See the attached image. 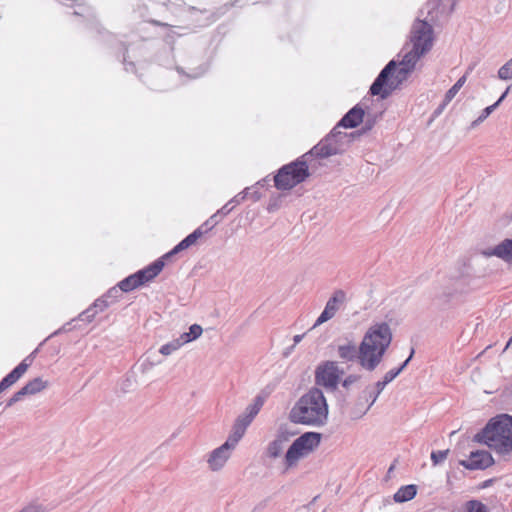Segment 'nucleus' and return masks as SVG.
<instances>
[{
    "label": "nucleus",
    "mask_w": 512,
    "mask_h": 512,
    "mask_svg": "<svg viewBox=\"0 0 512 512\" xmlns=\"http://www.w3.org/2000/svg\"><path fill=\"white\" fill-rule=\"evenodd\" d=\"M432 33V27L426 21L414 22L411 30L412 49L405 53L399 64L392 60L383 68L370 87L373 96L385 99L407 79L417 61L432 48Z\"/></svg>",
    "instance_id": "1"
},
{
    "label": "nucleus",
    "mask_w": 512,
    "mask_h": 512,
    "mask_svg": "<svg viewBox=\"0 0 512 512\" xmlns=\"http://www.w3.org/2000/svg\"><path fill=\"white\" fill-rule=\"evenodd\" d=\"M391 341L392 332L387 323L373 324L365 333L359 346L358 361L361 367L367 371L375 370Z\"/></svg>",
    "instance_id": "2"
},
{
    "label": "nucleus",
    "mask_w": 512,
    "mask_h": 512,
    "mask_svg": "<svg viewBox=\"0 0 512 512\" xmlns=\"http://www.w3.org/2000/svg\"><path fill=\"white\" fill-rule=\"evenodd\" d=\"M328 404L319 388H311L302 395L290 411L292 422L313 427H320L328 420Z\"/></svg>",
    "instance_id": "3"
},
{
    "label": "nucleus",
    "mask_w": 512,
    "mask_h": 512,
    "mask_svg": "<svg viewBox=\"0 0 512 512\" xmlns=\"http://www.w3.org/2000/svg\"><path fill=\"white\" fill-rule=\"evenodd\" d=\"M478 441L483 442L496 453L508 455L512 453V416L501 414L492 418L476 435Z\"/></svg>",
    "instance_id": "4"
},
{
    "label": "nucleus",
    "mask_w": 512,
    "mask_h": 512,
    "mask_svg": "<svg viewBox=\"0 0 512 512\" xmlns=\"http://www.w3.org/2000/svg\"><path fill=\"white\" fill-rule=\"evenodd\" d=\"M306 158L302 156L279 169L274 177L275 187L279 190H290L309 177Z\"/></svg>",
    "instance_id": "5"
},
{
    "label": "nucleus",
    "mask_w": 512,
    "mask_h": 512,
    "mask_svg": "<svg viewBox=\"0 0 512 512\" xmlns=\"http://www.w3.org/2000/svg\"><path fill=\"white\" fill-rule=\"evenodd\" d=\"M346 137V134L338 131V127H335L329 135L315 145L308 153L304 154L302 158H307L308 156L327 158L340 154L344 150L343 141Z\"/></svg>",
    "instance_id": "6"
},
{
    "label": "nucleus",
    "mask_w": 512,
    "mask_h": 512,
    "mask_svg": "<svg viewBox=\"0 0 512 512\" xmlns=\"http://www.w3.org/2000/svg\"><path fill=\"white\" fill-rule=\"evenodd\" d=\"M264 400L262 397L258 396L254 399V402L249 404L245 411L239 415L232 427L231 433L229 434V438L235 441L237 444L244 436L246 429L252 423L253 419L259 413L262 408Z\"/></svg>",
    "instance_id": "7"
},
{
    "label": "nucleus",
    "mask_w": 512,
    "mask_h": 512,
    "mask_svg": "<svg viewBox=\"0 0 512 512\" xmlns=\"http://www.w3.org/2000/svg\"><path fill=\"white\" fill-rule=\"evenodd\" d=\"M341 374L342 372L335 362L327 361L317 367L315 382L318 386L334 391L338 386Z\"/></svg>",
    "instance_id": "8"
},
{
    "label": "nucleus",
    "mask_w": 512,
    "mask_h": 512,
    "mask_svg": "<svg viewBox=\"0 0 512 512\" xmlns=\"http://www.w3.org/2000/svg\"><path fill=\"white\" fill-rule=\"evenodd\" d=\"M237 445L235 441L228 437L220 447L212 450L207 458L209 469L213 472L223 469Z\"/></svg>",
    "instance_id": "9"
},
{
    "label": "nucleus",
    "mask_w": 512,
    "mask_h": 512,
    "mask_svg": "<svg viewBox=\"0 0 512 512\" xmlns=\"http://www.w3.org/2000/svg\"><path fill=\"white\" fill-rule=\"evenodd\" d=\"M346 294L342 290H337L333 293V295L327 301L324 310L317 318L313 327L319 326L328 320L332 319L337 311L339 310L340 305L345 301Z\"/></svg>",
    "instance_id": "10"
},
{
    "label": "nucleus",
    "mask_w": 512,
    "mask_h": 512,
    "mask_svg": "<svg viewBox=\"0 0 512 512\" xmlns=\"http://www.w3.org/2000/svg\"><path fill=\"white\" fill-rule=\"evenodd\" d=\"M493 462V458L488 451L477 450L471 452L469 458L461 460L459 464L468 470H478L488 468Z\"/></svg>",
    "instance_id": "11"
},
{
    "label": "nucleus",
    "mask_w": 512,
    "mask_h": 512,
    "mask_svg": "<svg viewBox=\"0 0 512 512\" xmlns=\"http://www.w3.org/2000/svg\"><path fill=\"white\" fill-rule=\"evenodd\" d=\"M321 441V434L317 432H306L298 437L292 444L297 447L298 451L303 453L306 457L315 448H317Z\"/></svg>",
    "instance_id": "12"
},
{
    "label": "nucleus",
    "mask_w": 512,
    "mask_h": 512,
    "mask_svg": "<svg viewBox=\"0 0 512 512\" xmlns=\"http://www.w3.org/2000/svg\"><path fill=\"white\" fill-rule=\"evenodd\" d=\"M321 441V434L317 432H306L298 437L292 444L297 447L298 451L303 453L306 457L315 448H317Z\"/></svg>",
    "instance_id": "13"
},
{
    "label": "nucleus",
    "mask_w": 512,
    "mask_h": 512,
    "mask_svg": "<svg viewBox=\"0 0 512 512\" xmlns=\"http://www.w3.org/2000/svg\"><path fill=\"white\" fill-rule=\"evenodd\" d=\"M321 441V434L317 432H306L298 437L292 444L297 447L298 451L303 453L306 457L315 448H317Z\"/></svg>",
    "instance_id": "14"
},
{
    "label": "nucleus",
    "mask_w": 512,
    "mask_h": 512,
    "mask_svg": "<svg viewBox=\"0 0 512 512\" xmlns=\"http://www.w3.org/2000/svg\"><path fill=\"white\" fill-rule=\"evenodd\" d=\"M321 441V434L317 432H306L298 437L292 444L297 447L298 451L303 453L306 457L315 448H317Z\"/></svg>",
    "instance_id": "15"
},
{
    "label": "nucleus",
    "mask_w": 512,
    "mask_h": 512,
    "mask_svg": "<svg viewBox=\"0 0 512 512\" xmlns=\"http://www.w3.org/2000/svg\"><path fill=\"white\" fill-rule=\"evenodd\" d=\"M481 255L485 257H498L505 262H512V238L505 239L493 248L481 250Z\"/></svg>",
    "instance_id": "16"
},
{
    "label": "nucleus",
    "mask_w": 512,
    "mask_h": 512,
    "mask_svg": "<svg viewBox=\"0 0 512 512\" xmlns=\"http://www.w3.org/2000/svg\"><path fill=\"white\" fill-rule=\"evenodd\" d=\"M204 235L203 228L195 229L191 234L185 237L182 241H180L170 252L166 253L163 258H169L183 250L188 249L192 245H194L199 238Z\"/></svg>",
    "instance_id": "17"
},
{
    "label": "nucleus",
    "mask_w": 512,
    "mask_h": 512,
    "mask_svg": "<svg viewBox=\"0 0 512 512\" xmlns=\"http://www.w3.org/2000/svg\"><path fill=\"white\" fill-rule=\"evenodd\" d=\"M363 117L364 110L356 105L344 115L336 127L355 128L362 122Z\"/></svg>",
    "instance_id": "18"
},
{
    "label": "nucleus",
    "mask_w": 512,
    "mask_h": 512,
    "mask_svg": "<svg viewBox=\"0 0 512 512\" xmlns=\"http://www.w3.org/2000/svg\"><path fill=\"white\" fill-rule=\"evenodd\" d=\"M111 301L107 300L104 296L95 300V302L84 312L79 315V320L84 322H91L95 316L103 312L109 307Z\"/></svg>",
    "instance_id": "19"
},
{
    "label": "nucleus",
    "mask_w": 512,
    "mask_h": 512,
    "mask_svg": "<svg viewBox=\"0 0 512 512\" xmlns=\"http://www.w3.org/2000/svg\"><path fill=\"white\" fill-rule=\"evenodd\" d=\"M29 367V363H20L18 364L10 373H8L1 381H0V392L5 391L14 383H16L22 375L27 371Z\"/></svg>",
    "instance_id": "20"
},
{
    "label": "nucleus",
    "mask_w": 512,
    "mask_h": 512,
    "mask_svg": "<svg viewBox=\"0 0 512 512\" xmlns=\"http://www.w3.org/2000/svg\"><path fill=\"white\" fill-rule=\"evenodd\" d=\"M29 367V363H20L18 364L10 373H8L1 381H0V392L5 391L14 383H16L22 375L27 371Z\"/></svg>",
    "instance_id": "21"
},
{
    "label": "nucleus",
    "mask_w": 512,
    "mask_h": 512,
    "mask_svg": "<svg viewBox=\"0 0 512 512\" xmlns=\"http://www.w3.org/2000/svg\"><path fill=\"white\" fill-rule=\"evenodd\" d=\"M29 367V363H20L18 364L10 373H8L1 381H0V392L5 391L14 383H16L22 375L27 371Z\"/></svg>",
    "instance_id": "22"
},
{
    "label": "nucleus",
    "mask_w": 512,
    "mask_h": 512,
    "mask_svg": "<svg viewBox=\"0 0 512 512\" xmlns=\"http://www.w3.org/2000/svg\"><path fill=\"white\" fill-rule=\"evenodd\" d=\"M163 259L162 257L137 272L142 285L153 280L162 271L165 265Z\"/></svg>",
    "instance_id": "23"
},
{
    "label": "nucleus",
    "mask_w": 512,
    "mask_h": 512,
    "mask_svg": "<svg viewBox=\"0 0 512 512\" xmlns=\"http://www.w3.org/2000/svg\"><path fill=\"white\" fill-rule=\"evenodd\" d=\"M417 493V488L415 485H406L402 486L398 489V491L394 494L393 499L397 503H404L409 500H412Z\"/></svg>",
    "instance_id": "24"
},
{
    "label": "nucleus",
    "mask_w": 512,
    "mask_h": 512,
    "mask_svg": "<svg viewBox=\"0 0 512 512\" xmlns=\"http://www.w3.org/2000/svg\"><path fill=\"white\" fill-rule=\"evenodd\" d=\"M288 441L287 437L284 435H279L274 439L267 448V454L271 458H277L279 457L286 445V442Z\"/></svg>",
    "instance_id": "25"
},
{
    "label": "nucleus",
    "mask_w": 512,
    "mask_h": 512,
    "mask_svg": "<svg viewBox=\"0 0 512 512\" xmlns=\"http://www.w3.org/2000/svg\"><path fill=\"white\" fill-rule=\"evenodd\" d=\"M338 355L345 361H352L356 358L358 359L359 348L357 349L356 346L352 343L340 345L338 347Z\"/></svg>",
    "instance_id": "26"
},
{
    "label": "nucleus",
    "mask_w": 512,
    "mask_h": 512,
    "mask_svg": "<svg viewBox=\"0 0 512 512\" xmlns=\"http://www.w3.org/2000/svg\"><path fill=\"white\" fill-rule=\"evenodd\" d=\"M139 278L136 272L120 281L118 287L122 292H130L142 285Z\"/></svg>",
    "instance_id": "27"
},
{
    "label": "nucleus",
    "mask_w": 512,
    "mask_h": 512,
    "mask_svg": "<svg viewBox=\"0 0 512 512\" xmlns=\"http://www.w3.org/2000/svg\"><path fill=\"white\" fill-rule=\"evenodd\" d=\"M303 457V453L299 452L297 447L292 444L287 450L284 457L286 468H291L295 466L298 463V461Z\"/></svg>",
    "instance_id": "28"
},
{
    "label": "nucleus",
    "mask_w": 512,
    "mask_h": 512,
    "mask_svg": "<svg viewBox=\"0 0 512 512\" xmlns=\"http://www.w3.org/2000/svg\"><path fill=\"white\" fill-rule=\"evenodd\" d=\"M183 345L185 344L182 342L181 338L178 337L162 345L159 349V353L162 354L163 356H170L171 354L179 350Z\"/></svg>",
    "instance_id": "29"
},
{
    "label": "nucleus",
    "mask_w": 512,
    "mask_h": 512,
    "mask_svg": "<svg viewBox=\"0 0 512 512\" xmlns=\"http://www.w3.org/2000/svg\"><path fill=\"white\" fill-rule=\"evenodd\" d=\"M203 329L198 324H193L190 326L188 332L182 333L179 337L181 338L182 342L184 344H187L197 338H199L202 335Z\"/></svg>",
    "instance_id": "30"
},
{
    "label": "nucleus",
    "mask_w": 512,
    "mask_h": 512,
    "mask_svg": "<svg viewBox=\"0 0 512 512\" xmlns=\"http://www.w3.org/2000/svg\"><path fill=\"white\" fill-rule=\"evenodd\" d=\"M23 388L28 395H34L45 388V382L39 377L34 378L27 382Z\"/></svg>",
    "instance_id": "31"
},
{
    "label": "nucleus",
    "mask_w": 512,
    "mask_h": 512,
    "mask_svg": "<svg viewBox=\"0 0 512 512\" xmlns=\"http://www.w3.org/2000/svg\"><path fill=\"white\" fill-rule=\"evenodd\" d=\"M467 80L466 74L460 77L456 83L446 92L444 98L446 103H450L452 99L457 95L459 90L463 87Z\"/></svg>",
    "instance_id": "32"
},
{
    "label": "nucleus",
    "mask_w": 512,
    "mask_h": 512,
    "mask_svg": "<svg viewBox=\"0 0 512 512\" xmlns=\"http://www.w3.org/2000/svg\"><path fill=\"white\" fill-rule=\"evenodd\" d=\"M366 401L369 402L367 406L363 407L359 411L354 413V418H359L362 415H364L370 407L375 403L376 400H373L374 397V388L373 387H367L364 391Z\"/></svg>",
    "instance_id": "33"
},
{
    "label": "nucleus",
    "mask_w": 512,
    "mask_h": 512,
    "mask_svg": "<svg viewBox=\"0 0 512 512\" xmlns=\"http://www.w3.org/2000/svg\"><path fill=\"white\" fill-rule=\"evenodd\" d=\"M498 107V103H494L488 107H486L481 115L476 119L474 120L471 124H470V127L469 129H474L476 128L479 124H481L486 118L489 117V115Z\"/></svg>",
    "instance_id": "34"
},
{
    "label": "nucleus",
    "mask_w": 512,
    "mask_h": 512,
    "mask_svg": "<svg viewBox=\"0 0 512 512\" xmlns=\"http://www.w3.org/2000/svg\"><path fill=\"white\" fill-rule=\"evenodd\" d=\"M498 77L501 80L512 79V58L499 68Z\"/></svg>",
    "instance_id": "35"
},
{
    "label": "nucleus",
    "mask_w": 512,
    "mask_h": 512,
    "mask_svg": "<svg viewBox=\"0 0 512 512\" xmlns=\"http://www.w3.org/2000/svg\"><path fill=\"white\" fill-rule=\"evenodd\" d=\"M467 512H488L487 507L478 500H470L466 503Z\"/></svg>",
    "instance_id": "36"
},
{
    "label": "nucleus",
    "mask_w": 512,
    "mask_h": 512,
    "mask_svg": "<svg viewBox=\"0 0 512 512\" xmlns=\"http://www.w3.org/2000/svg\"><path fill=\"white\" fill-rule=\"evenodd\" d=\"M449 450H438L431 453V460L433 465L442 463L448 456Z\"/></svg>",
    "instance_id": "37"
},
{
    "label": "nucleus",
    "mask_w": 512,
    "mask_h": 512,
    "mask_svg": "<svg viewBox=\"0 0 512 512\" xmlns=\"http://www.w3.org/2000/svg\"><path fill=\"white\" fill-rule=\"evenodd\" d=\"M218 215L213 214L208 220H206L199 228L204 229V234L208 233L219 223Z\"/></svg>",
    "instance_id": "38"
},
{
    "label": "nucleus",
    "mask_w": 512,
    "mask_h": 512,
    "mask_svg": "<svg viewBox=\"0 0 512 512\" xmlns=\"http://www.w3.org/2000/svg\"><path fill=\"white\" fill-rule=\"evenodd\" d=\"M27 395L28 394L26 393L25 389L22 387L20 390L15 392L11 398H9V400L6 403V408L13 406Z\"/></svg>",
    "instance_id": "39"
},
{
    "label": "nucleus",
    "mask_w": 512,
    "mask_h": 512,
    "mask_svg": "<svg viewBox=\"0 0 512 512\" xmlns=\"http://www.w3.org/2000/svg\"><path fill=\"white\" fill-rule=\"evenodd\" d=\"M250 188H245L242 192H240L239 194H237L236 196H234L229 202L231 203L232 206H234V208L239 205L240 203H242L246 198H248V192H249Z\"/></svg>",
    "instance_id": "40"
},
{
    "label": "nucleus",
    "mask_w": 512,
    "mask_h": 512,
    "mask_svg": "<svg viewBox=\"0 0 512 512\" xmlns=\"http://www.w3.org/2000/svg\"><path fill=\"white\" fill-rule=\"evenodd\" d=\"M44 511L45 510L41 504L31 503V504L27 505L26 507H24L19 512H44Z\"/></svg>",
    "instance_id": "41"
},
{
    "label": "nucleus",
    "mask_w": 512,
    "mask_h": 512,
    "mask_svg": "<svg viewBox=\"0 0 512 512\" xmlns=\"http://www.w3.org/2000/svg\"><path fill=\"white\" fill-rule=\"evenodd\" d=\"M120 292H122V291L119 289V287L118 288L117 287H113L104 295V297L107 300L112 299L111 303H113L119 297Z\"/></svg>",
    "instance_id": "42"
},
{
    "label": "nucleus",
    "mask_w": 512,
    "mask_h": 512,
    "mask_svg": "<svg viewBox=\"0 0 512 512\" xmlns=\"http://www.w3.org/2000/svg\"><path fill=\"white\" fill-rule=\"evenodd\" d=\"M386 383H384V380H381V381H378L375 383V385L373 386L374 388V397H373V400H377V398L379 397V395L381 394V392L384 390V388L386 387Z\"/></svg>",
    "instance_id": "43"
},
{
    "label": "nucleus",
    "mask_w": 512,
    "mask_h": 512,
    "mask_svg": "<svg viewBox=\"0 0 512 512\" xmlns=\"http://www.w3.org/2000/svg\"><path fill=\"white\" fill-rule=\"evenodd\" d=\"M399 375V370L391 369L383 377L384 383L389 384Z\"/></svg>",
    "instance_id": "44"
},
{
    "label": "nucleus",
    "mask_w": 512,
    "mask_h": 512,
    "mask_svg": "<svg viewBox=\"0 0 512 512\" xmlns=\"http://www.w3.org/2000/svg\"><path fill=\"white\" fill-rule=\"evenodd\" d=\"M234 209V206L231 205L230 202L226 203L221 209H219L216 214L218 216H226L228 215L232 210Z\"/></svg>",
    "instance_id": "45"
},
{
    "label": "nucleus",
    "mask_w": 512,
    "mask_h": 512,
    "mask_svg": "<svg viewBox=\"0 0 512 512\" xmlns=\"http://www.w3.org/2000/svg\"><path fill=\"white\" fill-rule=\"evenodd\" d=\"M358 380V376L350 375L343 381V386L345 388L350 387L352 384H354Z\"/></svg>",
    "instance_id": "46"
},
{
    "label": "nucleus",
    "mask_w": 512,
    "mask_h": 512,
    "mask_svg": "<svg viewBox=\"0 0 512 512\" xmlns=\"http://www.w3.org/2000/svg\"><path fill=\"white\" fill-rule=\"evenodd\" d=\"M252 188H250L248 192V197H250L254 202L258 201L261 197V194L258 190L251 191Z\"/></svg>",
    "instance_id": "47"
},
{
    "label": "nucleus",
    "mask_w": 512,
    "mask_h": 512,
    "mask_svg": "<svg viewBox=\"0 0 512 512\" xmlns=\"http://www.w3.org/2000/svg\"><path fill=\"white\" fill-rule=\"evenodd\" d=\"M413 355H414V349L411 350V353H410L409 357L402 363V365L399 368H396V370H399V374L408 365V363L412 359Z\"/></svg>",
    "instance_id": "48"
},
{
    "label": "nucleus",
    "mask_w": 512,
    "mask_h": 512,
    "mask_svg": "<svg viewBox=\"0 0 512 512\" xmlns=\"http://www.w3.org/2000/svg\"><path fill=\"white\" fill-rule=\"evenodd\" d=\"M37 353V349L34 350L30 355H28L21 363H29V366L32 364L35 354Z\"/></svg>",
    "instance_id": "49"
},
{
    "label": "nucleus",
    "mask_w": 512,
    "mask_h": 512,
    "mask_svg": "<svg viewBox=\"0 0 512 512\" xmlns=\"http://www.w3.org/2000/svg\"><path fill=\"white\" fill-rule=\"evenodd\" d=\"M37 353V349L34 350L30 355H28L21 363H29V366L32 364L35 354Z\"/></svg>",
    "instance_id": "50"
},
{
    "label": "nucleus",
    "mask_w": 512,
    "mask_h": 512,
    "mask_svg": "<svg viewBox=\"0 0 512 512\" xmlns=\"http://www.w3.org/2000/svg\"><path fill=\"white\" fill-rule=\"evenodd\" d=\"M37 353V349L34 350L30 355H28L21 363H29V366L32 364L35 354Z\"/></svg>",
    "instance_id": "51"
},
{
    "label": "nucleus",
    "mask_w": 512,
    "mask_h": 512,
    "mask_svg": "<svg viewBox=\"0 0 512 512\" xmlns=\"http://www.w3.org/2000/svg\"><path fill=\"white\" fill-rule=\"evenodd\" d=\"M37 353V349L34 350L30 355H28L21 363H29V366L32 364L35 354Z\"/></svg>",
    "instance_id": "52"
},
{
    "label": "nucleus",
    "mask_w": 512,
    "mask_h": 512,
    "mask_svg": "<svg viewBox=\"0 0 512 512\" xmlns=\"http://www.w3.org/2000/svg\"><path fill=\"white\" fill-rule=\"evenodd\" d=\"M448 104L449 103H446L444 98L442 104L439 105V107L435 110L434 114L436 116L440 115Z\"/></svg>",
    "instance_id": "53"
},
{
    "label": "nucleus",
    "mask_w": 512,
    "mask_h": 512,
    "mask_svg": "<svg viewBox=\"0 0 512 512\" xmlns=\"http://www.w3.org/2000/svg\"><path fill=\"white\" fill-rule=\"evenodd\" d=\"M508 92H509V88L506 89V91L501 95V97L495 103H498V105H499L505 99Z\"/></svg>",
    "instance_id": "54"
},
{
    "label": "nucleus",
    "mask_w": 512,
    "mask_h": 512,
    "mask_svg": "<svg viewBox=\"0 0 512 512\" xmlns=\"http://www.w3.org/2000/svg\"><path fill=\"white\" fill-rule=\"evenodd\" d=\"M304 335L301 334V335H295L293 340H294V343L295 344H298L302 339H303Z\"/></svg>",
    "instance_id": "55"
},
{
    "label": "nucleus",
    "mask_w": 512,
    "mask_h": 512,
    "mask_svg": "<svg viewBox=\"0 0 512 512\" xmlns=\"http://www.w3.org/2000/svg\"><path fill=\"white\" fill-rule=\"evenodd\" d=\"M154 23L157 25H163L162 23H159L158 21H155Z\"/></svg>",
    "instance_id": "56"
},
{
    "label": "nucleus",
    "mask_w": 512,
    "mask_h": 512,
    "mask_svg": "<svg viewBox=\"0 0 512 512\" xmlns=\"http://www.w3.org/2000/svg\"><path fill=\"white\" fill-rule=\"evenodd\" d=\"M511 341H512V337H511L510 341L508 342V345L510 344Z\"/></svg>",
    "instance_id": "57"
}]
</instances>
